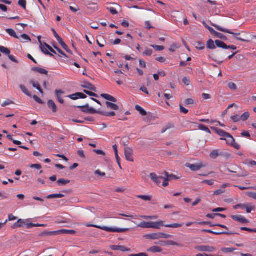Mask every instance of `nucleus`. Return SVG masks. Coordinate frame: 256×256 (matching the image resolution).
Instances as JSON below:
<instances>
[{"mask_svg":"<svg viewBox=\"0 0 256 256\" xmlns=\"http://www.w3.org/2000/svg\"><path fill=\"white\" fill-rule=\"evenodd\" d=\"M84 225L86 227L96 228L108 232L122 233L129 230V228H110L106 226H99L95 224H90L88 223Z\"/></svg>","mask_w":256,"mask_h":256,"instance_id":"1","label":"nucleus"},{"mask_svg":"<svg viewBox=\"0 0 256 256\" xmlns=\"http://www.w3.org/2000/svg\"><path fill=\"white\" fill-rule=\"evenodd\" d=\"M138 226L144 228H152L155 229H160V227L164 226L163 221H158L156 222H143L140 223Z\"/></svg>","mask_w":256,"mask_h":256,"instance_id":"2","label":"nucleus"},{"mask_svg":"<svg viewBox=\"0 0 256 256\" xmlns=\"http://www.w3.org/2000/svg\"><path fill=\"white\" fill-rule=\"evenodd\" d=\"M212 26H214L218 30H219V31L222 32H226V33H228V34H230L234 35L235 36L236 38V40H240L242 42H248V40H244L243 38H240V33H234V32H232L231 30H228L226 29V28H224L222 27H221L220 26H218V25L216 24H212Z\"/></svg>","mask_w":256,"mask_h":256,"instance_id":"3","label":"nucleus"},{"mask_svg":"<svg viewBox=\"0 0 256 256\" xmlns=\"http://www.w3.org/2000/svg\"><path fill=\"white\" fill-rule=\"evenodd\" d=\"M78 108H82V111L84 113L90 114H98L99 110H96L92 108H90L88 104H86L83 106H78Z\"/></svg>","mask_w":256,"mask_h":256,"instance_id":"4","label":"nucleus"},{"mask_svg":"<svg viewBox=\"0 0 256 256\" xmlns=\"http://www.w3.org/2000/svg\"><path fill=\"white\" fill-rule=\"evenodd\" d=\"M231 218L235 221H237L241 224H247L249 222L248 220L246 218L242 215H232Z\"/></svg>","mask_w":256,"mask_h":256,"instance_id":"5","label":"nucleus"},{"mask_svg":"<svg viewBox=\"0 0 256 256\" xmlns=\"http://www.w3.org/2000/svg\"><path fill=\"white\" fill-rule=\"evenodd\" d=\"M124 155L127 160L133 162L132 150V148L126 147L124 148Z\"/></svg>","mask_w":256,"mask_h":256,"instance_id":"6","label":"nucleus"},{"mask_svg":"<svg viewBox=\"0 0 256 256\" xmlns=\"http://www.w3.org/2000/svg\"><path fill=\"white\" fill-rule=\"evenodd\" d=\"M196 249L198 251L213 252L215 250V248L209 246H196Z\"/></svg>","mask_w":256,"mask_h":256,"instance_id":"7","label":"nucleus"},{"mask_svg":"<svg viewBox=\"0 0 256 256\" xmlns=\"http://www.w3.org/2000/svg\"><path fill=\"white\" fill-rule=\"evenodd\" d=\"M186 166L188 168H190L192 171L198 170L201 168L205 166L202 164H186Z\"/></svg>","mask_w":256,"mask_h":256,"instance_id":"8","label":"nucleus"},{"mask_svg":"<svg viewBox=\"0 0 256 256\" xmlns=\"http://www.w3.org/2000/svg\"><path fill=\"white\" fill-rule=\"evenodd\" d=\"M68 97L72 100H76L78 98L84 99L87 98L86 94L82 92H76V94L69 95Z\"/></svg>","mask_w":256,"mask_h":256,"instance_id":"9","label":"nucleus"},{"mask_svg":"<svg viewBox=\"0 0 256 256\" xmlns=\"http://www.w3.org/2000/svg\"><path fill=\"white\" fill-rule=\"evenodd\" d=\"M110 248L114 250H120L121 252H130L131 250L130 248L123 246L112 245L110 246Z\"/></svg>","mask_w":256,"mask_h":256,"instance_id":"10","label":"nucleus"},{"mask_svg":"<svg viewBox=\"0 0 256 256\" xmlns=\"http://www.w3.org/2000/svg\"><path fill=\"white\" fill-rule=\"evenodd\" d=\"M150 177L158 185L161 183V180L163 178V176H158L155 173H150Z\"/></svg>","mask_w":256,"mask_h":256,"instance_id":"11","label":"nucleus"},{"mask_svg":"<svg viewBox=\"0 0 256 256\" xmlns=\"http://www.w3.org/2000/svg\"><path fill=\"white\" fill-rule=\"evenodd\" d=\"M82 88L88 89L92 91L96 92V88L94 85L88 82H84L82 84H81Z\"/></svg>","mask_w":256,"mask_h":256,"instance_id":"12","label":"nucleus"},{"mask_svg":"<svg viewBox=\"0 0 256 256\" xmlns=\"http://www.w3.org/2000/svg\"><path fill=\"white\" fill-rule=\"evenodd\" d=\"M64 93V92L60 90H55L56 96L60 104H63L64 102V100L62 98V94Z\"/></svg>","mask_w":256,"mask_h":256,"instance_id":"13","label":"nucleus"},{"mask_svg":"<svg viewBox=\"0 0 256 256\" xmlns=\"http://www.w3.org/2000/svg\"><path fill=\"white\" fill-rule=\"evenodd\" d=\"M144 237L149 240H158L160 239V234L158 232L147 234L144 235Z\"/></svg>","mask_w":256,"mask_h":256,"instance_id":"14","label":"nucleus"},{"mask_svg":"<svg viewBox=\"0 0 256 256\" xmlns=\"http://www.w3.org/2000/svg\"><path fill=\"white\" fill-rule=\"evenodd\" d=\"M202 232L210 233V234H213L216 235H220V234H227V235H230L234 233L232 232H213L210 230H203Z\"/></svg>","mask_w":256,"mask_h":256,"instance_id":"15","label":"nucleus"},{"mask_svg":"<svg viewBox=\"0 0 256 256\" xmlns=\"http://www.w3.org/2000/svg\"><path fill=\"white\" fill-rule=\"evenodd\" d=\"M221 140H224L226 141V144L229 145H232L235 142V140L233 136L228 134V136L226 138H221Z\"/></svg>","mask_w":256,"mask_h":256,"instance_id":"16","label":"nucleus"},{"mask_svg":"<svg viewBox=\"0 0 256 256\" xmlns=\"http://www.w3.org/2000/svg\"><path fill=\"white\" fill-rule=\"evenodd\" d=\"M48 106L49 108L52 109V112H56L57 111V106L52 100H48Z\"/></svg>","mask_w":256,"mask_h":256,"instance_id":"17","label":"nucleus"},{"mask_svg":"<svg viewBox=\"0 0 256 256\" xmlns=\"http://www.w3.org/2000/svg\"><path fill=\"white\" fill-rule=\"evenodd\" d=\"M100 96L102 98H104V99L108 100L109 101H110V102H117V100L115 98H114V96H112L108 94H102L100 95Z\"/></svg>","mask_w":256,"mask_h":256,"instance_id":"18","label":"nucleus"},{"mask_svg":"<svg viewBox=\"0 0 256 256\" xmlns=\"http://www.w3.org/2000/svg\"><path fill=\"white\" fill-rule=\"evenodd\" d=\"M147 251L152 253L160 252H162V249L158 246H152L148 248Z\"/></svg>","mask_w":256,"mask_h":256,"instance_id":"19","label":"nucleus"},{"mask_svg":"<svg viewBox=\"0 0 256 256\" xmlns=\"http://www.w3.org/2000/svg\"><path fill=\"white\" fill-rule=\"evenodd\" d=\"M40 48L41 50V51L44 54L48 55L50 56H54V55L47 50V48H46L44 44L43 45L42 44H41L40 45Z\"/></svg>","mask_w":256,"mask_h":256,"instance_id":"20","label":"nucleus"},{"mask_svg":"<svg viewBox=\"0 0 256 256\" xmlns=\"http://www.w3.org/2000/svg\"><path fill=\"white\" fill-rule=\"evenodd\" d=\"M216 45L217 47L222 48L223 49H227V45L223 42L220 40H216Z\"/></svg>","mask_w":256,"mask_h":256,"instance_id":"21","label":"nucleus"},{"mask_svg":"<svg viewBox=\"0 0 256 256\" xmlns=\"http://www.w3.org/2000/svg\"><path fill=\"white\" fill-rule=\"evenodd\" d=\"M32 70L34 72H37L41 74H48V72L46 70L40 68L34 67L32 68Z\"/></svg>","mask_w":256,"mask_h":256,"instance_id":"22","label":"nucleus"},{"mask_svg":"<svg viewBox=\"0 0 256 256\" xmlns=\"http://www.w3.org/2000/svg\"><path fill=\"white\" fill-rule=\"evenodd\" d=\"M106 106L112 110H118L119 108L118 106L112 103L109 102H106Z\"/></svg>","mask_w":256,"mask_h":256,"instance_id":"23","label":"nucleus"},{"mask_svg":"<svg viewBox=\"0 0 256 256\" xmlns=\"http://www.w3.org/2000/svg\"><path fill=\"white\" fill-rule=\"evenodd\" d=\"M248 213H250L252 211H254L256 209L254 206L251 204H246L244 208Z\"/></svg>","mask_w":256,"mask_h":256,"instance_id":"24","label":"nucleus"},{"mask_svg":"<svg viewBox=\"0 0 256 256\" xmlns=\"http://www.w3.org/2000/svg\"><path fill=\"white\" fill-rule=\"evenodd\" d=\"M216 44H214V40H212V39H210L207 42L206 44V46L207 48L210 50H213L216 48Z\"/></svg>","mask_w":256,"mask_h":256,"instance_id":"25","label":"nucleus"},{"mask_svg":"<svg viewBox=\"0 0 256 256\" xmlns=\"http://www.w3.org/2000/svg\"><path fill=\"white\" fill-rule=\"evenodd\" d=\"M6 32L10 36H12L14 38H18V39L20 38V37L16 34V32L13 29L8 28L6 30Z\"/></svg>","mask_w":256,"mask_h":256,"instance_id":"26","label":"nucleus"},{"mask_svg":"<svg viewBox=\"0 0 256 256\" xmlns=\"http://www.w3.org/2000/svg\"><path fill=\"white\" fill-rule=\"evenodd\" d=\"M135 109L142 116H145L147 114L146 112L142 107L138 105H136V106Z\"/></svg>","mask_w":256,"mask_h":256,"instance_id":"27","label":"nucleus"},{"mask_svg":"<svg viewBox=\"0 0 256 256\" xmlns=\"http://www.w3.org/2000/svg\"><path fill=\"white\" fill-rule=\"evenodd\" d=\"M216 132L220 136L222 137H224V138H226V136H228V133L220 129V128H216Z\"/></svg>","mask_w":256,"mask_h":256,"instance_id":"28","label":"nucleus"},{"mask_svg":"<svg viewBox=\"0 0 256 256\" xmlns=\"http://www.w3.org/2000/svg\"><path fill=\"white\" fill-rule=\"evenodd\" d=\"M60 234H70L73 235L76 233V231L74 230H68L62 229L60 230Z\"/></svg>","mask_w":256,"mask_h":256,"instance_id":"29","label":"nucleus"},{"mask_svg":"<svg viewBox=\"0 0 256 256\" xmlns=\"http://www.w3.org/2000/svg\"><path fill=\"white\" fill-rule=\"evenodd\" d=\"M98 114L106 116H112L116 115L114 112H104L99 110Z\"/></svg>","mask_w":256,"mask_h":256,"instance_id":"30","label":"nucleus"},{"mask_svg":"<svg viewBox=\"0 0 256 256\" xmlns=\"http://www.w3.org/2000/svg\"><path fill=\"white\" fill-rule=\"evenodd\" d=\"M64 196V195L62 194H55L48 195L46 196V198H62Z\"/></svg>","mask_w":256,"mask_h":256,"instance_id":"31","label":"nucleus"},{"mask_svg":"<svg viewBox=\"0 0 256 256\" xmlns=\"http://www.w3.org/2000/svg\"><path fill=\"white\" fill-rule=\"evenodd\" d=\"M70 182V180H66L63 178L59 179L57 181V183L60 186H64Z\"/></svg>","mask_w":256,"mask_h":256,"instance_id":"32","label":"nucleus"},{"mask_svg":"<svg viewBox=\"0 0 256 256\" xmlns=\"http://www.w3.org/2000/svg\"><path fill=\"white\" fill-rule=\"evenodd\" d=\"M0 52L8 56L10 53V51L8 48L3 46H0Z\"/></svg>","mask_w":256,"mask_h":256,"instance_id":"33","label":"nucleus"},{"mask_svg":"<svg viewBox=\"0 0 256 256\" xmlns=\"http://www.w3.org/2000/svg\"><path fill=\"white\" fill-rule=\"evenodd\" d=\"M20 88L26 95L28 96H31V94L29 92V91L27 90L24 86L23 84H20Z\"/></svg>","mask_w":256,"mask_h":256,"instance_id":"34","label":"nucleus"},{"mask_svg":"<svg viewBox=\"0 0 256 256\" xmlns=\"http://www.w3.org/2000/svg\"><path fill=\"white\" fill-rule=\"evenodd\" d=\"M210 158L212 159H216L218 156V150H212L210 154Z\"/></svg>","mask_w":256,"mask_h":256,"instance_id":"35","label":"nucleus"},{"mask_svg":"<svg viewBox=\"0 0 256 256\" xmlns=\"http://www.w3.org/2000/svg\"><path fill=\"white\" fill-rule=\"evenodd\" d=\"M214 36L217 38H219L224 40H227V38L226 36L217 32H215Z\"/></svg>","mask_w":256,"mask_h":256,"instance_id":"36","label":"nucleus"},{"mask_svg":"<svg viewBox=\"0 0 256 256\" xmlns=\"http://www.w3.org/2000/svg\"><path fill=\"white\" fill-rule=\"evenodd\" d=\"M22 38V42H24L26 41L30 42L31 39L30 36L26 34H22L20 35V38Z\"/></svg>","mask_w":256,"mask_h":256,"instance_id":"37","label":"nucleus"},{"mask_svg":"<svg viewBox=\"0 0 256 256\" xmlns=\"http://www.w3.org/2000/svg\"><path fill=\"white\" fill-rule=\"evenodd\" d=\"M183 225L182 224H164V226L166 228H178L182 226Z\"/></svg>","mask_w":256,"mask_h":256,"instance_id":"38","label":"nucleus"},{"mask_svg":"<svg viewBox=\"0 0 256 256\" xmlns=\"http://www.w3.org/2000/svg\"><path fill=\"white\" fill-rule=\"evenodd\" d=\"M198 127V128L200 130H204V131L208 133H209V134L210 133V130L208 127L205 126L204 125H203L202 124H199Z\"/></svg>","mask_w":256,"mask_h":256,"instance_id":"39","label":"nucleus"},{"mask_svg":"<svg viewBox=\"0 0 256 256\" xmlns=\"http://www.w3.org/2000/svg\"><path fill=\"white\" fill-rule=\"evenodd\" d=\"M204 46V44L200 42H197L196 44V48L200 50H203Z\"/></svg>","mask_w":256,"mask_h":256,"instance_id":"40","label":"nucleus"},{"mask_svg":"<svg viewBox=\"0 0 256 256\" xmlns=\"http://www.w3.org/2000/svg\"><path fill=\"white\" fill-rule=\"evenodd\" d=\"M250 116V114L248 112H244L240 116V120L243 122L246 120Z\"/></svg>","mask_w":256,"mask_h":256,"instance_id":"41","label":"nucleus"},{"mask_svg":"<svg viewBox=\"0 0 256 256\" xmlns=\"http://www.w3.org/2000/svg\"><path fill=\"white\" fill-rule=\"evenodd\" d=\"M164 174H165V176H166L168 178V177L169 178H170V180H172V179L173 180H177V179H178L179 178V177H178L176 176H175L174 174H169L168 173L166 172H164Z\"/></svg>","mask_w":256,"mask_h":256,"instance_id":"42","label":"nucleus"},{"mask_svg":"<svg viewBox=\"0 0 256 256\" xmlns=\"http://www.w3.org/2000/svg\"><path fill=\"white\" fill-rule=\"evenodd\" d=\"M138 197L144 200L149 201L151 200V196L146 195H140Z\"/></svg>","mask_w":256,"mask_h":256,"instance_id":"43","label":"nucleus"},{"mask_svg":"<svg viewBox=\"0 0 256 256\" xmlns=\"http://www.w3.org/2000/svg\"><path fill=\"white\" fill-rule=\"evenodd\" d=\"M60 234V232L59 230H57V231H53V232H44V235L52 236V235H56V234Z\"/></svg>","mask_w":256,"mask_h":256,"instance_id":"44","label":"nucleus"},{"mask_svg":"<svg viewBox=\"0 0 256 256\" xmlns=\"http://www.w3.org/2000/svg\"><path fill=\"white\" fill-rule=\"evenodd\" d=\"M235 250V248H224L222 250L225 253H231L234 252Z\"/></svg>","mask_w":256,"mask_h":256,"instance_id":"45","label":"nucleus"},{"mask_svg":"<svg viewBox=\"0 0 256 256\" xmlns=\"http://www.w3.org/2000/svg\"><path fill=\"white\" fill-rule=\"evenodd\" d=\"M247 196L250 198H252L253 199L256 200V192H247L246 193Z\"/></svg>","mask_w":256,"mask_h":256,"instance_id":"46","label":"nucleus"},{"mask_svg":"<svg viewBox=\"0 0 256 256\" xmlns=\"http://www.w3.org/2000/svg\"><path fill=\"white\" fill-rule=\"evenodd\" d=\"M160 234V238H168L171 237H172V235L162 233V232H159Z\"/></svg>","mask_w":256,"mask_h":256,"instance_id":"47","label":"nucleus"},{"mask_svg":"<svg viewBox=\"0 0 256 256\" xmlns=\"http://www.w3.org/2000/svg\"><path fill=\"white\" fill-rule=\"evenodd\" d=\"M18 4L24 9H26V0H19Z\"/></svg>","mask_w":256,"mask_h":256,"instance_id":"48","label":"nucleus"},{"mask_svg":"<svg viewBox=\"0 0 256 256\" xmlns=\"http://www.w3.org/2000/svg\"><path fill=\"white\" fill-rule=\"evenodd\" d=\"M84 92L90 96L98 98V95L97 94H96V93H94L92 92H90V91L85 90H84Z\"/></svg>","mask_w":256,"mask_h":256,"instance_id":"49","label":"nucleus"},{"mask_svg":"<svg viewBox=\"0 0 256 256\" xmlns=\"http://www.w3.org/2000/svg\"><path fill=\"white\" fill-rule=\"evenodd\" d=\"M152 53V49L146 48L145 51L143 52V54L146 56H150Z\"/></svg>","mask_w":256,"mask_h":256,"instance_id":"50","label":"nucleus"},{"mask_svg":"<svg viewBox=\"0 0 256 256\" xmlns=\"http://www.w3.org/2000/svg\"><path fill=\"white\" fill-rule=\"evenodd\" d=\"M162 179L164 180V182L162 184V186L164 187L167 186L168 185V181L170 180V178H169L168 176V178L166 176V178L163 177V178Z\"/></svg>","mask_w":256,"mask_h":256,"instance_id":"51","label":"nucleus"},{"mask_svg":"<svg viewBox=\"0 0 256 256\" xmlns=\"http://www.w3.org/2000/svg\"><path fill=\"white\" fill-rule=\"evenodd\" d=\"M150 46L154 48L157 51L163 50L164 48V46L156 45H150Z\"/></svg>","mask_w":256,"mask_h":256,"instance_id":"52","label":"nucleus"},{"mask_svg":"<svg viewBox=\"0 0 256 256\" xmlns=\"http://www.w3.org/2000/svg\"><path fill=\"white\" fill-rule=\"evenodd\" d=\"M119 215L123 216H125L126 218H130L132 219H137V218L138 216L136 215L126 214H119Z\"/></svg>","mask_w":256,"mask_h":256,"instance_id":"53","label":"nucleus"},{"mask_svg":"<svg viewBox=\"0 0 256 256\" xmlns=\"http://www.w3.org/2000/svg\"><path fill=\"white\" fill-rule=\"evenodd\" d=\"M214 180H204L202 182V184H206L208 186H212L214 184Z\"/></svg>","mask_w":256,"mask_h":256,"instance_id":"54","label":"nucleus"},{"mask_svg":"<svg viewBox=\"0 0 256 256\" xmlns=\"http://www.w3.org/2000/svg\"><path fill=\"white\" fill-rule=\"evenodd\" d=\"M228 86L232 90H236L237 88L236 84L232 82L228 83Z\"/></svg>","mask_w":256,"mask_h":256,"instance_id":"55","label":"nucleus"},{"mask_svg":"<svg viewBox=\"0 0 256 256\" xmlns=\"http://www.w3.org/2000/svg\"><path fill=\"white\" fill-rule=\"evenodd\" d=\"M203 24L205 26V27L212 34L214 35L216 31H215L212 28L206 25L204 22Z\"/></svg>","mask_w":256,"mask_h":256,"instance_id":"56","label":"nucleus"},{"mask_svg":"<svg viewBox=\"0 0 256 256\" xmlns=\"http://www.w3.org/2000/svg\"><path fill=\"white\" fill-rule=\"evenodd\" d=\"M232 120L234 121V122H239L240 120V118L238 115H234L231 117Z\"/></svg>","mask_w":256,"mask_h":256,"instance_id":"57","label":"nucleus"},{"mask_svg":"<svg viewBox=\"0 0 256 256\" xmlns=\"http://www.w3.org/2000/svg\"><path fill=\"white\" fill-rule=\"evenodd\" d=\"M245 206H246V204H238L234 206V208L235 210H237L240 208H242V209H244Z\"/></svg>","mask_w":256,"mask_h":256,"instance_id":"58","label":"nucleus"},{"mask_svg":"<svg viewBox=\"0 0 256 256\" xmlns=\"http://www.w3.org/2000/svg\"><path fill=\"white\" fill-rule=\"evenodd\" d=\"M33 98L34 100L36 102H37L38 103L40 104H44V102L40 98H39L38 96H36V95L34 96Z\"/></svg>","mask_w":256,"mask_h":256,"instance_id":"59","label":"nucleus"},{"mask_svg":"<svg viewBox=\"0 0 256 256\" xmlns=\"http://www.w3.org/2000/svg\"><path fill=\"white\" fill-rule=\"evenodd\" d=\"M13 102L9 100H7L4 102L2 104V107H5L7 106H8L10 104H12Z\"/></svg>","mask_w":256,"mask_h":256,"instance_id":"60","label":"nucleus"},{"mask_svg":"<svg viewBox=\"0 0 256 256\" xmlns=\"http://www.w3.org/2000/svg\"><path fill=\"white\" fill-rule=\"evenodd\" d=\"M180 112L184 113V114H186L188 112V110L183 107L182 104L180 105Z\"/></svg>","mask_w":256,"mask_h":256,"instance_id":"61","label":"nucleus"},{"mask_svg":"<svg viewBox=\"0 0 256 256\" xmlns=\"http://www.w3.org/2000/svg\"><path fill=\"white\" fill-rule=\"evenodd\" d=\"M184 103L186 105L192 104L194 103V100L192 98H187L185 100Z\"/></svg>","mask_w":256,"mask_h":256,"instance_id":"62","label":"nucleus"},{"mask_svg":"<svg viewBox=\"0 0 256 256\" xmlns=\"http://www.w3.org/2000/svg\"><path fill=\"white\" fill-rule=\"evenodd\" d=\"M182 82L186 86H188L190 84V80L188 78L186 77H184L183 78Z\"/></svg>","mask_w":256,"mask_h":256,"instance_id":"63","label":"nucleus"},{"mask_svg":"<svg viewBox=\"0 0 256 256\" xmlns=\"http://www.w3.org/2000/svg\"><path fill=\"white\" fill-rule=\"evenodd\" d=\"M129 256H148V254L144 252H140L138 254H130Z\"/></svg>","mask_w":256,"mask_h":256,"instance_id":"64","label":"nucleus"}]
</instances>
